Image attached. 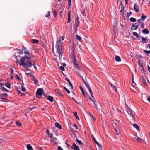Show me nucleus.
<instances>
[{
	"label": "nucleus",
	"mask_w": 150,
	"mask_h": 150,
	"mask_svg": "<svg viewBox=\"0 0 150 150\" xmlns=\"http://www.w3.org/2000/svg\"><path fill=\"white\" fill-rule=\"evenodd\" d=\"M77 28L76 27H75V26L74 27V29L75 32H77Z\"/></svg>",
	"instance_id": "nucleus-62"
},
{
	"label": "nucleus",
	"mask_w": 150,
	"mask_h": 150,
	"mask_svg": "<svg viewBox=\"0 0 150 150\" xmlns=\"http://www.w3.org/2000/svg\"><path fill=\"white\" fill-rule=\"evenodd\" d=\"M30 58V55L29 56H25L21 57L20 59V63L19 65L20 66H23L26 68V66L28 67H31L32 66V63L29 60Z\"/></svg>",
	"instance_id": "nucleus-1"
},
{
	"label": "nucleus",
	"mask_w": 150,
	"mask_h": 150,
	"mask_svg": "<svg viewBox=\"0 0 150 150\" xmlns=\"http://www.w3.org/2000/svg\"><path fill=\"white\" fill-rule=\"evenodd\" d=\"M24 52L25 54H29L28 51V50H24Z\"/></svg>",
	"instance_id": "nucleus-52"
},
{
	"label": "nucleus",
	"mask_w": 150,
	"mask_h": 150,
	"mask_svg": "<svg viewBox=\"0 0 150 150\" xmlns=\"http://www.w3.org/2000/svg\"><path fill=\"white\" fill-rule=\"evenodd\" d=\"M75 46L73 45L71 47V56L72 59H76L75 55Z\"/></svg>",
	"instance_id": "nucleus-2"
},
{
	"label": "nucleus",
	"mask_w": 150,
	"mask_h": 150,
	"mask_svg": "<svg viewBox=\"0 0 150 150\" xmlns=\"http://www.w3.org/2000/svg\"><path fill=\"white\" fill-rule=\"evenodd\" d=\"M109 84L110 86L112 87V88L115 91H116L117 90L116 87H115V86L113 85L112 84L110 83H109Z\"/></svg>",
	"instance_id": "nucleus-25"
},
{
	"label": "nucleus",
	"mask_w": 150,
	"mask_h": 150,
	"mask_svg": "<svg viewBox=\"0 0 150 150\" xmlns=\"http://www.w3.org/2000/svg\"><path fill=\"white\" fill-rule=\"evenodd\" d=\"M142 82H143V83L144 84V85L146 86H147V83H146V81L145 80L143 76H142Z\"/></svg>",
	"instance_id": "nucleus-22"
},
{
	"label": "nucleus",
	"mask_w": 150,
	"mask_h": 150,
	"mask_svg": "<svg viewBox=\"0 0 150 150\" xmlns=\"http://www.w3.org/2000/svg\"><path fill=\"white\" fill-rule=\"evenodd\" d=\"M1 88L2 90L3 91H5L7 92L8 91L5 87H3Z\"/></svg>",
	"instance_id": "nucleus-46"
},
{
	"label": "nucleus",
	"mask_w": 150,
	"mask_h": 150,
	"mask_svg": "<svg viewBox=\"0 0 150 150\" xmlns=\"http://www.w3.org/2000/svg\"><path fill=\"white\" fill-rule=\"evenodd\" d=\"M141 38L142 40V42L143 43H145L146 42L147 40L146 38H144L143 37H142Z\"/></svg>",
	"instance_id": "nucleus-28"
},
{
	"label": "nucleus",
	"mask_w": 150,
	"mask_h": 150,
	"mask_svg": "<svg viewBox=\"0 0 150 150\" xmlns=\"http://www.w3.org/2000/svg\"><path fill=\"white\" fill-rule=\"evenodd\" d=\"M44 92V91L41 88H39L37 90V92L36 93V96L37 98H39V96H41L42 93Z\"/></svg>",
	"instance_id": "nucleus-4"
},
{
	"label": "nucleus",
	"mask_w": 150,
	"mask_h": 150,
	"mask_svg": "<svg viewBox=\"0 0 150 150\" xmlns=\"http://www.w3.org/2000/svg\"><path fill=\"white\" fill-rule=\"evenodd\" d=\"M74 116L76 117V118L78 120H79V117L77 115V114L76 112H74Z\"/></svg>",
	"instance_id": "nucleus-33"
},
{
	"label": "nucleus",
	"mask_w": 150,
	"mask_h": 150,
	"mask_svg": "<svg viewBox=\"0 0 150 150\" xmlns=\"http://www.w3.org/2000/svg\"><path fill=\"white\" fill-rule=\"evenodd\" d=\"M79 89L81 91L82 94L85 97H86L87 96V93H85L83 88L82 86H79Z\"/></svg>",
	"instance_id": "nucleus-14"
},
{
	"label": "nucleus",
	"mask_w": 150,
	"mask_h": 150,
	"mask_svg": "<svg viewBox=\"0 0 150 150\" xmlns=\"http://www.w3.org/2000/svg\"><path fill=\"white\" fill-rule=\"evenodd\" d=\"M64 88L66 92L68 93V94H69L70 93V91H69L68 89H67L65 87H64Z\"/></svg>",
	"instance_id": "nucleus-41"
},
{
	"label": "nucleus",
	"mask_w": 150,
	"mask_h": 150,
	"mask_svg": "<svg viewBox=\"0 0 150 150\" xmlns=\"http://www.w3.org/2000/svg\"><path fill=\"white\" fill-rule=\"evenodd\" d=\"M58 150H63V149L60 146H59L58 147Z\"/></svg>",
	"instance_id": "nucleus-63"
},
{
	"label": "nucleus",
	"mask_w": 150,
	"mask_h": 150,
	"mask_svg": "<svg viewBox=\"0 0 150 150\" xmlns=\"http://www.w3.org/2000/svg\"><path fill=\"white\" fill-rule=\"evenodd\" d=\"M76 141L79 145L83 144V143L77 138H76Z\"/></svg>",
	"instance_id": "nucleus-37"
},
{
	"label": "nucleus",
	"mask_w": 150,
	"mask_h": 150,
	"mask_svg": "<svg viewBox=\"0 0 150 150\" xmlns=\"http://www.w3.org/2000/svg\"><path fill=\"white\" fill-rule=\"evenodd\" d=\"M73 62V64H74V66L75 67L76 69H79V66L77 64L78 62L76 60V59H72Z\"/></svg>",
	"instance_id": "nucleus-9"
},
{
	"label": "nucleus",
	"mask_w": 150,
	"mask_h": 150,
	"mask_svg": "<svg viewBox=\"0 0 150 150\" xmlns=\"http://www.w3.org/2000/svg\"><path fill=\"white\" fill-rule=\"evenodd\" d=\"M74 126L76 130H77L78 129V126L76 124H74Z\"/></svg>",
	"instance_id": "nucleus-56"
},
{
	"label": "nucleus",
	"mask_w": 150,
	"mask_h": 150,
	"mask_svg": "<svg viewBox=\"0 0 150 150\" xmlns=\"http://www.w3.org/2000/svg\"><path fill=\"white\" fill-rule=\"evenodd\" d=\"M55 92L58 94H59L60 96H61L64 97V95L61 93V92L59 91L58 89H56L55 90Z\"/></svg>",
	"instance_id": "nucleus-23"
},
{
	"label": "nucleus",
	"mask_w": 150,
	"mask_h": 150,
	"mask_svg": "<svg viewBox=\"0 0 150 150\" xmlns=\"http://www.w3.org/2000/svg\"><path fill=\"white\" fill-rule=\"evenodd\" d=\"M89 99L93 103L96 101V100L94 99H92L91 98H89Z\"/></svg>",
	"instance_id": "nucleus-53"
},
{
	"label": "nucleus",
	"mask_w": 150,
	"mask_h": 150,
	"mask_svg": "<svg viewBox=\"0 0 150 150\" xmlns=\"http://www.w3.org/2000/svg\"><path fill=\"white\" fill-rule=\"evenodd\" d=\"M60 69L61 70L63 71H64L65 70L64 67L63 66H61L60 67Z\"/></svg>",
	"instance_id": "nucleus-59"
},
{
	"label": "nucleus",
	"mask_w": 150,
	"mask_h": 150,
	"mask_svg": "<svg viewBox=\"0 0 150 150\" xmlns=\"http://www.w3.org/2000/svg\"><path fill=\"white\" fill-rule=\"evenodd\" d=\"M126 111L129 115L133 118H134V112L130 108L127 107L126 109Z\"/></svg>",
	"instance_id": "nucleus-5"
},
{
	"label": "nucleus",
	"mask_w": 150,
	"mask_h": 150,
	"mask_svg": "<svg viewBox=\"0 0 150 150\" xmlns=\"http://www.w3.org/2000/svg\"><path fill=\"white\" fill-rule=\"evenodd\" d=\"M119 7H120V12L122 13H124V7L123 5L122 4H120Z\"/></svg>",
	"instance_id": "nucleus-16"
},
{
	"label": "nucleus",
	"mask_w": 150,
	"mask_h": 150,
	"mask_svg": "<svg viewBox=\"0 0 150 150\" xmlns=\"http://www.w3.org/2000/svg\"><path fill=\"white\" fill-rule=\"evenodd\" d=\"M71 12L70 11H69L68 13V23H69L71 21Z\"/></svg>",
	"instance_id": "nucleus-19"
},
{
	"label": "nucleus",
	"mask_w": 150,
	"mask_h": 150,
	"mask_svg": "<svg viewBox=\"0 0 150 150\" xmlns=\"http://www.w3.org/2000/svg\"><path fill=\"white\" fill-rule=\"evenodd\" d=\"M14 57L15 59H16V63H17L18 64L19 62L17 59V56H16V54H15V55H14Z\"/></svg>",
	"instance_id": "nucleus-40"
},
{
	"label": "nucleus",
	"mask_w": 150,
	"mask_h": 150,
	"mask_svg": "<svg viewBox=\"0 0 150 150\" xmlns=\"http://www.w3.org/2000/svg\"><path fill=\"white\" fill-rule=\"evenodd\" d=\"M93 141L97 144V146L101 148L102 147L101 145L98 142L96 141V140L95 139V138L93 135Z\"/></svg>",
	"instance_id": "nucleus-15"
},
{
	"label": "nucleus",
	"mask_w": 150,
	"mask_h": 150,
	"mask_svg": "<svg viewBox=\"0 0 150 150\" xmlns=\"http://www.w3.org/2000/svg\"><path fill=\"white\" fill-rule=\"evenodd\" d=\"M56 127L59 129H62V127L61 125L58 122H56L54 124Z\"/></svg>",
	"instance_id": "nucleus-17"
},
{
	"label": "nucleus",
	"mask_w": 150,
	"mask_h": 150,
	"mask_svg": "<svg viewBox=\"0 0 150 150\" xmlns=\"http://www.w3.org/2000/svg\"><path fill=\"white\" fill-rule=\"evenodd\" d=\"M147 67L148 70V71H149V72L150 73V67L149 65H148L147 66Z\"/></svg>",
	"instance_id": "nucleus-64"
},
{
	"label": "nucleus",
	"mask_w": 150,
	"mask_h": 150,
	"mask_svg": "<svg viewBox=\"0 0 150 150\" xmlns=\"http://www.w3.org/2000/svg\"><path fill=\"white\" fill-rule=\"evenodd\" d=\"M16 79L18 80H21V79L18 75H17L16 76Z\"/></svg>",
	"instance_id": "nucleus-54"
},
{
	"label": "nucleus",
	"mask_w": 150,
	"mask_h": 150,
	"mask_svg": "<svg viewBox=\"0 0 150 150\" xmlns=\"http://www.w3.org/2000/svg\"><path fill=\"white\" fill-rule=\"evenodd\" d=\"M144 52L147 54H150V50L147 51L146 50H144Z\"/></svg>",
	"instance_id": "nucleus-51"
},
{
	"label": "nucleus",
	"mask_w": 150,
	"mask_h": 150,
	"mask_svg": "<svg viewBox=\"0 0 150 150\" xmlns=\"http://www.w3.org/2000/svg\"><path fill=\"white\" fill-rule=\"evenodd\" d=\"M115 124L116 125V127L115 128V129L116 131V135H118L119 134V132H118V130L117 127V125L115 123Z\"/></svg>",
	"instance_id": "nucleus-27"
},
{
	"label": "nucleus",
	"mask_w": 150,
	"mask_h": 150,
	"mask_svg": "<svg viewBox=\"0 0 150 150\" xmlns=\"http://www.w3.org/2000/svg\"><path fill=\"white\" fill-rule=\"evenodd\" d=\"M93 104H94V106H95V108H96V109L97 110H98V108L97 107L98 103L96 101L95 102V103H93Z\"/></svg>",
	"instance_id": "nucleus-47"
},
{
	"label": "nucleus",
	"mask_w": 150,
	"mask_h": 150,
	"mask_svg": "<svg viewBox=\"0 0 150 150\" xmlns=\"http://www.w3.org/2000/svg\"><path fill=\"white\" fill-rule=\"evenodd\" d=\"M30 76L31 77V80L34 82V83L35 85H37L38 83V80L36 79L34 76L32 74H30Z\"/></svg>",
	"instance_id": "nucleus-10"
},
{
	"label": "nucleus",
	"mask_w": 150,
	"mask_h": 150,
	"mask_svg": "<svg viewBox=\"0 0 150 150\" xmlns=\"http://www.w3.org/2000/svg\"><path fill=\"white\" fill-rule=\"evenodd\" d=\"M89 115H90V116L92 117V118L93 119V120H96V118L95 117L92 115L91 114V113H90L89 114Z\"/></svg>",
	"instance_id": "nucleus-50"
},
{
	"label": "nucleus",
	"mask_w": 150,
	"mask_h": 150,
	"mask_svg": "<svg viewBox=\"0 0 150 150\" xmlns=\"http://www.w3.org/2000/svg\"><path fill=\"white\" fill-rule=\"evenodd\" d=\"M132 13L131 12H130L127 13V16L128 18H129L130 15H132Z\"/></svg>",
	"instance_id": "nucleus-45"
},
{
	"label": "nucleus",
	"mask_w": 150,
	"mask_h": 150,
	"mask_svg": "<svg viewBox=\"0 0 150 150\" xmlns=\"http://www.w3.org/2000/svg\"><path fill=\"white\" fill-rule=\"evenodd\" d=\"M147 18V16L146 15H144V14H142V15L141 16V18L142 20H144Z\"/></svg>",
	"instance_id": "nucleus-30"
},
{
	"label": "nucleus",
	"mask_w": 150,
	"mask_h": 150,
	"mask_svg": "<svg viewBox=\"0 0 150 150\" xmlns=\"http://www.w3.org/2000/svg\"><path fill=\"white\" fill-rule=\"evenodd\" d=\"M31 41V42L33 44L38 43L39 42L38 40L36 39H32Z\"/></svg>",
	"instance_id": "nucleus-21"
},
{
	"label": "nucleus",
	"mask_w": 150,
	"mask_h": 150,
	"mask_svg": "<svg viewBox=\"0 0 150 150\" xmlns=\"http://www.w3.org/2000/svg\"><path fill=\"white\" fill-rule=\"evenodd\" d=\"M138 63L140 67H143V65L142 62H141L139 60L138 62Z\"/></svg>",
	"instance_id": "nucleus-39"
},
{
	"label": "nucleus",
	"mask_w": 150,
	"mask_h": 150,
	"mask_svg": "<svg viewBox=\"0 0 150 150\" xmlns=\"http://www.w3.org/2000/svg\"><path fill=\"white\" fill-rule=\"evenodd\" d=\"M65 79L67 81V82L68 83H69V85L71 84L70 81L69 80V79L68 78H65Z\"/></svg>",
	"instance_id": "nucleus-43"
},
{
	"label": "nucleus",
	"mask_w": 150,
	"mask_h": 150,
	"mask_svg": "<svg viewBox=\"0 0 150 150\" xmlns=\"http://www.w3.org/2000/svg\"><path fill=\"white\" fill-rule=\"evenodd\" d=\"M56 45L57 52L63 51V47L62 43H56Z\"/></svg>",
	"instance_id": "nucleus-3"
},
{
	"label": "nucleus",
	"mask_w": 150,
	"mask_h": 150,
	"mask_svg": "<svg viewBox=\"0 0 150 150\" xmlns=\"http://www.w3.org/2000/svg\"><path fill=\"white\" fill-rule=\"evenodd\" d=\"M135 138L137 140V141L139 142H141L142 141V140L139 137H138L137 136H135Z\"/></svg>",
	"instance_id": "nucleus-29"
},
{
	"label": "nucleus",
	"mask_w": 150,
	"mask_h": 150,
	"mask_svg": "<svg viewBox=\"0 0 150 150\" xmlns=\"http://www.w3.org/2000/svg\"><path fill=\"white\" fill-rule=\"evenodd\" d=\"M115 59L117 62H120L121 61V59L119 56H116L115 57Z\"/></svg>",
	"instance_id": "nucleus-26"
},
{
	"label": "nucleus",
	"mask_w": 150,
	"mask_h": 150,
	"mask_svg": "<svg viewBox=\"0 0 150 150\" xmlns=\"http://www.w3.org/2000/svg\"><path fill=\"white\" fill-rule=\"evenodd\" d=\"M64 39V36H62L59 38V39L57 41L56 43H62V42Z\"/></svg>",
	"instance_id": "nucleus-12"
},
{
	"label": "nucleus",
	"mask_w": 150,
	"mask_h": 150,
	"mask_svg": "<svg viewBox=\"0 0 150 150\" xmlns=\"http://www.w3.org/2000/svg\"><path fill=\"white\" fill-rule=\"evenodd\" d=\"M134 9L135 11L137 13L139 12V7L136 4H134Z\"/></svg>",
	"instance_id": "nucleus-11"
},
{
	"label": "nucleus",
	"mask_w": 150,
	"mask_h": 150,
	"mask_svg": "<svg viewBox=\"0 0 150 150\" xmlns=\"http://www.w3.org/2000/svg\"><path fill=\"white\" fill-rule=\"evenodd\" d=\"M0 98L1 99H3L4 100H7V99L6 98L2 97L1 96V95H0Z\"/></svg>",
	"instance_id": "nucleus-61"
},
{
	"label": "nucleus",
	"mask_w": 150,
	"mask_h": 150,
	"mask_svg": "<svg viewBox=\"0 0 150 150\" xmlns=\"http://www.w3.org/2000/svg\"><path fill=\"white\" fill-rule=\"evenodd\" d=\"M62 52H58V53L59 54V59L60 60H61V59L62 58Z\"/></svg>",
	"instance_id": "nucleus-31"
},
{
	"label": "nucleus",
	"mask_w": 150,
	"mask_h": 150,
	"mask_svg": "<svg viewBox=\"0 0 150 150\" xmlns=\"http://www.w3.org/2000/svg\"><path fill=\"white\" fill-rule=\"evenodd\" d=\"M130 21L132 22H135L136 21V19L133 17H131L130 18Z\"/></svg>",
	"instance_id": "nucleus-36"
},
{
	"label": "nucleus",
	"mask_w": 150,
	"mask_h": 150,
	"mask_svg": "<svg viewBox=\"0 0 150 150\" xmlns=\"http://www.w3.org/2000/svg\"><path fill=\"white\" fill-rule=\"evenodd\" d=\"M73 147H72L71 149L74 150H80L79 148L76 145L75 143L73 144Z\"/></svg>",
	"instance_id": "nucleus-13"
},
{
	"label": "nucleus",
	"mask_w": 150,
	"mask_h": 150,
	"mask_svg": "<svg viewBox=\"0 0 150 150\" xmlns=\"http://www.w3.org/2000/svg\"><path fill=\"white\" fill-rule=\"evenodd\" d=\"M47 99L50 102H52L53 101L54 98L53 97L51 96L50 95H49L47 97Z\"/></svg>",
	"instance_id": "nucleus-18"
},
{
	"label": "nucleus",
	"mask_w": 150,
	"mask_h": 150,
	"mask_svg": "<svg viewBox=\"0 0 150 150\" xmlns=\"http://www.w3.org/2000/svg\"><path fill=\"white\" fill-rule=\"evenodd\" d=\"M139 26V24L138 23H136L133 24L131 28V29L136 30L137 29Z\"/></svg>",
	"instance_id": "nucleus-8"
},
{
	"label": "nucleus",
	"mask_w": 150,
	"mask_h": 150,
	"mask_svg": "<svg viewBox=\"0 0 150 150\" xmlns=\"http://www.w3.org/2000/svg\"><path fill=\"white\" fill-rule=\"evenodd\" d=\"M80 24V22L79 20V18L78 17V16L77 15H76V19L75 20V27H78Z\"/></svg>",
	"instance_id": "nucleus-7"
},
{
	"label": "nucleus",
	"mask_w": 150,
	"mask_h": 150,
	"mask_svg": "<svg viewBox=\"0 0 150 150\" xmlns=\"http://www.w3.org/2000/svg\"><path fill=\"white\" fill-rule=\"evenodd\" d=\"M21 87L22 88V91L23 92H25L26 91V89L25 87L23 86V85L21 86Z\"/></svg>",
	"instance_id": "nucleus-48"
},
{
	"label": "nucleus",
	"mask_w": 150,
	"mask_h": 150,
	"mask_svg": "<svg viewBox=\"0 0 150 150\" xmlns=\"http://www.w3.org/2000/svg\"><path fill=\"white\" fill-rule=\"evenodd\" d=\"M1 96L4 97H6L8 96V94L6 93H5L1 94Z\"/></svg>",
	"instance_id": "nucleus-60"
},
{
	"label": "nucleus",
	"mask_w": 150,
	"mask_h": 150,
	"mask_svg": "<svg viewBox=\"0 0 150 150\" xmlns=\"http://www.w3.org/2000/svg\"><path fill=\"white\" fill-rule=\"evenodd\" d=\"M27 148L28 150H33L30 144H28Z\"/></svg>",
	"instance_id": "nucleus-24"
},
{
	"label": "nucleus",
	"mask_w": 150,
	"mask_h": 150,
	"mask_svg": "<svg viewBox=\"0 0 150 150\" xmlns=\"http://www.w3.org/2000/svg\"><path fill=\"white\" fill-rule=\"evenodd\" d=\"M5 86L8 88H10V84L9 83H5Z\"/></svg>",
	"instance_id": "nucleus-38"
},
{
	"label": "nucleus",
	"mask_w": 150,
	"mask_h": 150,
	"mask_svg": "<svg viewBox=\"0 0 150 150\" xmlns=\"http://www.w3.org/2000/svg\"><path fill=\"white\" fill-rule=\"evenodd\" d=\"M103 122V124L105 123L106 126H108L109 124L107 122V121L106 120H104V121Z\"/></svg>",
	"instance_id": "nucleus-55"
},
{
	"label": "nucleus",
	"mask_w": 150,
	"mask_h": 150,
	"mask_svg": "<svg viewBox=\"0 0 150 150\" xmlns=\"http://www.w3.org/2000/svg\"><path fill=\"white\" fill-rule=\"evenodd\" d=\"M53 15L54 16V17H56V15L57 14V11L56 10H54V11H53Z\"/></svg>",
	"instance_id": "nucleus-42"
},
{
	"label": "nucleus",
	"mask_w": 150,
	"mask_h": 150,
	"mask_svg": "<svg viewBox=\"0 0 150 150\" xmlns=\"http://www.w3.org/2000/svg\"><path fill=\"white\" fill-rule=\"evenodd\" d=\"M132 33L133 35L136 37L138 38L139 37V35L137 32H134Z\"/></svg>",
	"instance_id": "nucleus-34"
},
{
	"label": "nucleus",
	"mask_w": 150,
	"mask_h": 150,
	"mask_svg": "<svg viewBox=\"0 0 150 150\" xmlns=\"http://www.w3.org/2000/svg\"><path fill=\"white\" fill-rule=\"evenodd\" d=\"M50 11H48L47 13V14L45 15V17H48L50 16Z\"/></svg>",
	"instance_id": "nucleus-49"
},
{
	"label": "nucleus",
	"mask_w": 150,
	"mask_h": 150,
	"mask_svg": "<svg viewBox=\"0 0 150 150\" xmlns=\"http://www.w3.org/2000/svg\"><path fill=\"white\" fill-rule=\"evenodd\" d=\"M76 39L78 40L79 41H82L81 37L79 36L78 35H76Z\"/></svg>",
	"instance_id": "nucleus-35"
},
{
	"label": "nucleus",
	"mask_w": 150,
	"mask_h": 150,
	"mask_svg": "<svg viewBox=\"0 0 150 150\" xmlns=\"http://www.w3.org/2000/svg\"><path fill=\"white\" fill-rule=\"evenodd\" d=\"M85 84V85L86 86V87H87V88L88 89L89 92H90V93L91 97L92 98H93V93L92 92V90L91 88V87L90 86L89 84H88V83L87 82Z\"/></svg>",
	"instance_id": "nucleus-6"
},
{
	"label": "nucleus",
	"mask_w": 150,
	"mask_h": 150,
	"mask_svg": "<svg viewBox=\"0 0 150 150\" xmlns=\"http://www.w3.org/2000/svg\"><path fill=\"white\" fill-rule=\"evenodd\" d=\"M16 124L19 126H21L22 125L21 123L18 121H17L16 122Z\"/></svg>",
	"instance_id": "nucleus-44"
},
{
	"label": "nucleus",
	"mask_w": 150,
	"mask_h": 150,
	"mask_svg": "<svg viewBox=\"0 0 150 150\" xmlns=\"http://www.w3.org/2000/svg\"><path fill=\"white\" fill-rule=\"evenodd\" d=\"M142 32L143 33H145L146 34H148L149 33V31L147 28H145L144 29L142 30Z\"/></svg>",
	"instance_id": "nucleus-20"
},
{
	"label": "nucleus",
	"mask_w": 150,
	"mask_h": 150,
	"mask_svg": "<svg viewBox=\"0 0 150 150\" xmlns=\"http://www.w3.org/2000/svg\"><path fill=\"white\" fill-rule=\"evenodd\" d=\"M140 25H141V28H144L143 22L141 23L140 24Z\"/></svg>",
	"instance_id": "nucleus-57"
},
{
	"label": "nucleus",
	"mask_w": 150,
	"mask_h": 150,
	"mask_svg": "<svg viewBox=\"0 0 150 150\" xmlns=\"http://www.w3.org/2000/svg\"><path fill=\"white\" fill-rule=\"evenodd\" d=\"M71 0H68V5L69 7L71 4Z\"/></svg>",
	"instance_id": "nucleus-58"
},
{
	"label": "nucleus",
	"mask_w": 150,
	"mask_h": 150,
	"mask_svg": "<svg viewBox=\"0 0 150 150\" xmlns=\"http://www.w3.org/2000/svg\"><path fill=\"white\" fill-rule=\"evenodd\" d=\"M133 126L135 128L137 129L138 130H139V129L138 126L136 124L134 123L133 124Z\"/></svg>",
	"instance_id": "nucleus-32"
}]
</instances>
